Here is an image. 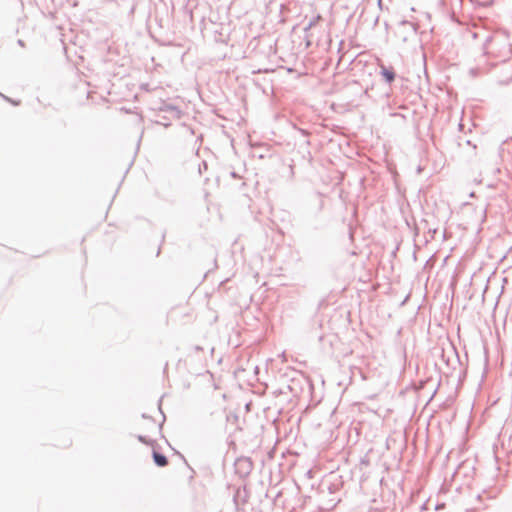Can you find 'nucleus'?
<instances>
[{
    "instance_id": "obj_1",
    "label": "nucleus",
    "mask_w": 512,
    "mask_h": 512,
    "mask_svg": "<svg viewBox=\"0 0 512 512\" xmlns=\"http://www.w3.org/2000/svg\"><path fill=\"white\" fill-rule=\"evenodd\" d=\"M234 467L235 472L239 475V477L245 478L251 474L253 470V462L247 457H239L235 461Z\"/></svg>"
},
{
    "instance_id": "obj_2",
    "label": "nucleus",
    "mask_w": 512,
    "mask_h": 512,
    "mask_svg": "<svg viewBox=\"0 0 512 512\" xmlns=\"http://www.w3.org/2000/svg\"><path fill=\"white\" fill-rule=\"evenodd\" d=\"M381 75L385 78L388 83H391L395 79V72L392 68H388L384 65L380 66Z\"/></svg>"
},
{
    "instance_id": "obj_3",
    "label": "nucleus",
    "mask_w": 512,
    "mask_h": 512,
    "mask_svg": "<svg viewBox=\"0 0 512 512\" xmlns=\"http://www.w3.org/2000/svg\"><path fill=\"white\" fill-rule=\"evenodd\" d=\"M153 459L156 465L159 467H165L168 465V459L156 450L153 451Z\"/></svg>"
}]
</instances>
